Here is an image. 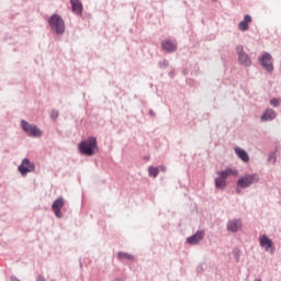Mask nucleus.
<instances>
[{"label":"nucleus","mask_w":281,"mask_h":281,"mask_svg":"<svg viewBox=\"0 0 281 281\" xmlns=\"http://www.w3.org/2000/svg\"><path fill=\"white\" fill-rule=\"evenodd\" d=\"M79 150L82 155L92 157V155H95V153H98V139L91 136L87 140H82L79 144Z\"/></svg>","instance_id":"obj_1"},{"label":"nucleus","mask_w":281,"mask_h":281,"mask_svg":"<svg viewBox=\"0 0 281 281\" xmlns=\"http://www.w3.org/2000/svg\"><path fill=\"white\" fill-rule=\"evenodd\" d=\"M218 178L215 179V188L225 190L227 186V177H238V170L234 168H226L224 171L217 172Z\"/></svg>","instance_id":"obj_2"},{"label":"nucleus","mask_w":281,"mask_h":281,"mask_svg":"<svg viewBox=\"0 0 281 281\" xmlns=\"http://www.w3.org/2000/svg\"><path fill=\"white\" fill-rule=\"evenodd\" d=\"M49 26L53 30V32H56V34H64L65 33V21L63 18L58 14H54L48 20Z\"/></svg>","instance_id":"obj_3"},{"label":"nucleus","mask_w":281,"mask_h":281,"mask_svg":"<svg viewBox=\"0 0 281 281\" xmlns=\"http://www.w3.org/2000/svg\"><path fill=\"white\" fill-rule=\"evenodd\" d=\"M258 181H260V177L258 175H245L238 179L237 188H249V186H254V183H258Z\"/></svg>","instance_id":"obj_4"},{"label":"nucleus","mask_w":281,"mask_h":281,"mask_svg":"<svg viewBox=\"0 0 281 281\" xmlns=\"http://www.w3.org/2000/svg\"><path fill=\"white\" fill-rule=\"evenodd\" d=\"M35 169L36 165L30 161V158H23L21 164L18 166V171L21 177H27V175H30V172H34Z\"/></svg>","instance_id":"obj_5"},{"label":"nucleus","mask_w":281,"mask_h":281,"mask_svg":"<svg viewBox=\"0 0 281 281\" xmlns=\"http://www.w3.org/2000/svg\"><path fill=\"white\" fill-rule=\"evenodd\" d=\"M236 53L238 55V63L239 65H244V67H250L251 65V57L247 53L241 45L236 47Z\"/></svg>","instance_id":"obj_6"},{"label":"nucleus","mask_w":281,"mask_h":281,"mask_svg":"<svg viewBox=\"0 0 281 281\" xmlns=\"http://www.w3.org/2000/svg\"><path fill=\"white\" fill-rule=\"evenodd\" d=\"M63 205H65V199L58 198L54 201L52 205V210L57 218H63V213L60 210H63Z\"/></svg>","instance_id":"obj_7"},{"label":"nucleus","mask_w":281,"mask_h":281,"mask_svg":"<svg viewBox=\"0 0 281 281\" xmlns=\"http://www.w3.org/2000/svg\"><path fill=\"white\" fill-rule=\"evenodd\" d=\"M21 128L26 133V135H30L31 137H36V125H32L27 121L22 120Z\"/></svg>","instance_id":"obj_8"},{"label":"nucleus","mask_w":281,"mask_h":281,"mask_svg":"<svg viewBox=\"0 0 281 281\" xmlns=\"http://www.w3.org/2000/svg\"><path fill=\"white\" fill-rule=\"evenodd\" d=\"M271 54L269 53H265L260 58L262 67L268 71H273V63H271Z\"/></svg>","instance_id":"obj_9"},{"label":"nucleus","mask_w":281,"mask_h":281,"mask_svg":"<svg viewBox=\"0 0 281 281\" xmlns=\"http://www.w3.org/2000/svg\"><path fill=\"white\" fill-rule=\"evenodd\" d=\"M203 238H205V232L198 231L193 236H191L187 239V243L189 245H199V243H201V240H203Z\"/></svg>","instance_id":"obj_10"},{"label":"nucleus","mask_w":281,"mask_h":281,"mask_svg":"<svg viewBox=\"0 0 281 281\" xmlns=\"http://www.w3.org/2000/svg\"><path fill=\"white\" fill-rule=\"evenodd\" d=\"M239 229H243V222H240V220H233L229 221L227 224V231L228 232H239Z\"/></svg>","instance_id":"obj_11"},{"label":"nucleus","mask_w":281,"mask_h":281,"mask_svg":"<svg viewBox=\"0 0 281 281\" xmlns=\"http://www.w3.org/2000/svg\"><path fill=\"white\" fill-rule=\"evenodd\" d=\"M260 246L266 249V251H269V249L273 248V240H271L267 235H261L259 237Z\"/></svg>","instance_id":"obj_12"},{"label":"nucleus","mask_w":281,"mask_h":281,"mask_svg":"<svg viewBox=\"0 0 281 281\" xmlns=\"http://www.w3.org/2000/svg\"><path fill=\"white\" fill-rule=\"evenodd\" d=\"M70 5L74 14H82V2L80 0H70Z\"/></svg>","instance_id":"obj_13"},{"label":"nucleus","mask_w":281,"mask_h":281,"mask_svg":"<svg viewBox=\"0 0 281 281\" xmlns=\"http://www.w3.org/2000/svg\"><path fill=\"white\" fill-rule=\"evenodd\" d=\"M161 47L165 52H177V42H172L170 40L164 41L161 43Z\"/></svg>","instance_id":"obj_14"},{"label":"nucleus","mask_w":281,"mask_h":281,"mask_svg":"<svg viewBox=\"0 0 281 281\" xmlns=\"http://www.w3.org/2000/svg\"><path fill=\"white\" fill-rule=\"evenodd\" d=\"M249 23H251L250 15H245L244 21L239 22L238 25L240 32H247V30H249Z\"/></svg>","instance_id":"obj_15"},{"label":"nucleus","mask_w":281,"mask_h":281,"mask_svg":"<svg viewBox=\"0 0 281 281\" xmlns=\"http://www.w3.org/2000/svg\"><path fill=\"white\" fill-rule=\"evenodd\" d=\"M271 120H276V111H273L272 109H268L261 116V121L269 122Z\"/></svg>","instance_id":"obj_16"},{"label":"nucleus","mask_w":281,"mask_h":281,"mask_svg":"<svg viewBox=\"0 0 281 281\" xmlns=\"http://www.w3.org/2000/svg\"><path fill=\"white\" fill-rule=\"evenodd\" d=\"M235 153H236L237 157H239V159H241V161H245V162L249 161V155L247 154V151H245L240 147H236Z\"/></svg>","instance_id":"obj_17"},{"label":"nucleus","mask_w":281,"mask_h":281,"mask_svg":"<svg viewBox=\"0 0 281 281\" xmlns=\"http://www.w3.org/2000/svg\"><path fill=\"white\" fill-rule=\"evenodd\" d=\"M119 260H135V257L128 252H119L117 254Z\"/></svg>","instance_id":"obj_18"},{"label":"nucleus","mask_w":281,"mask_h":281,"mask_svg":"<svg viewBox=\"0 0 281 281\" xmlns=\"http://www.w3.org/2000/svg\"><path fill=\"white\" fill-rule=\"evenodd\" d=\"M148 172H149V177H153L155 179L159 175V168H157V167H149L148 168Z\"/></svg>","instance_id":"obj_19"},{"label":"nucleus","mask_w":281,"mask_h":281,"mask_svg":"<svg viewBox=\"0 0 281 281\" xmlns=\"http://www.w3.org/2000/svg\"><path fill=\"white\" fill-rule=\"evenodd\" d=\"M50 117H52V120H58V111L53 110V111L50 112Z\"/></svg>","instance_id":"obj_20"},{"label":"nucleus","mask_w":281,"mask_h":281,"mask_svg":"<svg viewBox=\"0 0 281 281\" xmlns=\"http://www.w3.org/2000/svg\"><path fill=\"white\" fill-rule=\"evenodd\" d=\"M270 104H272V106H278L280 104V101L278 99H272L270 101Z\"/></svg>","instance_id":"obj_21"},{"label":"nucleus","mask_w":281,"mask_h":281,"mask_svg":"<svg viewBox=\"0 0 281 281\" xmlns=\"http://www.w3.org/2000/svg\"><path fill=\"white\" fill-rule=\"evenodd\" d=\"M269 161H272L273 164H276V156L273 155L269 156Z\"/></svg>","instance_id":"obj_22"},{"label":"nucleus","mask_w":281,"mask_h":281,"mask_svg":"<svg viewBox=\"0 0 281 281\" xmlns=\"http://www.w3.org/2000/svg\"><path fill=\"white\" fill-rule=\"evenodd\" d=\"M160 170H161V172H166V167L165 166H160Z\"/></svg>","instance_id":"obj_23"},{"label":"nucleus","mask_w":281,"mask_h":281,"mask_svg":"<svg viewBox=\"0 0 281 281\" xmlns=\"http://www.w3.org/2000/svg\"><path fill=\"white\" fill-rule=\"evenodd\" d=\"M41 135V130H36V137H40Z\"/></svg>","instance_id":"obj_24"},{"label":"nucleus","mask_w":281,"mask_h":281,"mask_svg":"<svg viewBox=\"0 0 281 281\" xmlns=\"http://www.w3.org/2000/svg\"><path fill=\"white\" fill-rule=\"evenodd\" d=\"M149 115L155 116V112H153V110H150Z\"/></svg>","instance_id":"obj_25"},{"label":"nucleus","mask_w":281,"mask_h":281,"mask_svg":"<svg viewBox=\"0 0 281 281\" xmlns=\"http://www.w3.org/2000/svg\"><path fill=\"white\" fill-rule=\"evenodd\" d=\"M237 193L240 194V190L237 189Z\"/></svg>","instance_id":"obj_26"},{"label":"nucleus","mask_w":281,"mask_h":281,"mask_svg":"<svg viewBox=\"0 0 281 281\" xmlns=\"http://www.w3.org/2000/svg\"><path fill=\"white\" fill-rule=\"evenodd\" d=\"M213 1H216V0H213Z\"/></svg>","instance_id":"obj_27"}]
</instances>
